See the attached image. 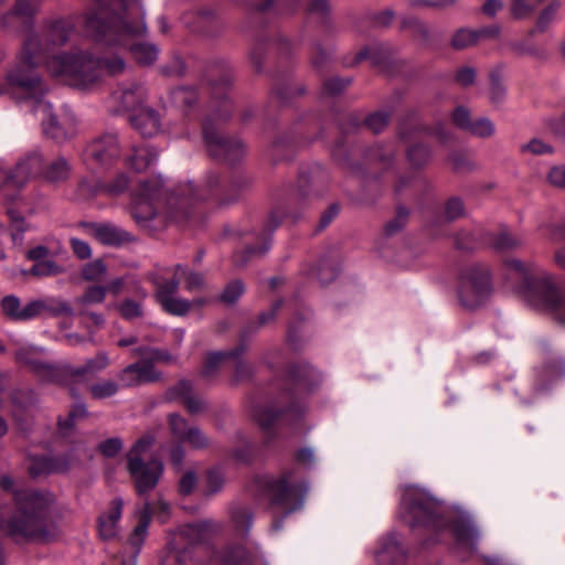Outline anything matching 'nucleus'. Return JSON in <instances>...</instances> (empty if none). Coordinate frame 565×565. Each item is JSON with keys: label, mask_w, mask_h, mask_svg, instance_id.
<instances>
[{"label": "nucleus", "mask_w": 565, "mask_h": 565, "mask_svg": "<svg viewBox=\"0 0 565 565\" xmlns=\"http://www.w3.org/2000/svg\"><path fill=\"white\" fill-rule=\"evenodd\" d=\"M98 8L85 15L86 32L107 45L129 47L135 60L150 65L158 58V47L151 43H134L146 32L139 0H97Z\"/></svg>", "instance_id": "nucleus-1"}, {"label": "nucleus", "mask_w": 565, "mask_h": 565, "mask_svg": "<svg viewBox=\"0 0 565 565\" xmlns=\"http://www.w3.org/2000/svg\"><path fill=\"white\" fill-rule=\"evenodd\" d=\"M72 33L67 22L56 21L49 25L41 34H30L28 38H36L40 45L36 53L45 60L46 68L51 75L60 77L72 86L86 87L96 82L104 72L110 75L118 74L125 68L122 58L115 56L105 61L94 58L84 51L58 53L49 57V53L63 45Z\"/></svg>", "instance_id": "nucleus-2"}, {"label": "nucleus", "mask_w": 565, "mask_h": 565, "mask_svg": "<svg viewBox=\"0 0 565 565\" xmlns=\"http://www.w3.org/2000/svg\"><path fill=\"white\" fill-rule=\"evenodd\" d=\"M18 515L6 519L4 505L0 503V531L20 542L49 544L61 535V516L55 497L49 491H14Z\"/></svg>", "instance_id": "nucleus-3"}, {"label": "nucleus", "mask_w": 565, "mask_h": 565, "mask_svg": "<svg viewBox=\"0 0 565 565\" xmlns=\"http://www.w3.org/2000/svg\"><path fill=\"white\" fill-rule=\"evenodd\" d=\"M40 41L36 38H26L17 63L9 70L6 83L0 94H9L14 98L34 100L38 105L47 90L45 83L35 67L45 62L36 53Z\"/></svg>", "instance_id": "nucleus-4"}, {"label": "nucleus", "mask_w": 565, "mask_h": 565, "mask_svg": "<svg viewBox=\"0 0 565 565\" xmlns=\"http://www.w3.org/2000/svg\"><path fill=\"white\" fill-rule=\"evenodd\" d=\"M153 444L154 437L152 435H145L136 441L127 455V467L139 494L152 490L157 486L163 471V466L160 460L152 459L147 462L143 461Z\"/></svg>", "instance_id": "nucleus-5"}, {"label": "nucleus", "mask_w": 565, "mask_h": 565, "mask_svg": "<svg viewBox=\"0 0 565 565\" xmlns=\"http://www.w3.org/2000/svg\"><path fill=\"white\" fill-rule=\"evenodd\" d=\"M505 267L522 279L529 289V302L539 309L555 285L554 276L532 260L510 258L505 260Z\"/></svg>", "instance_id": "nucleus-6"}, {"label": "nucleus", "mask_w": 565, "mask_h": 565, "mask_svg": "<svg viewBox=\"0 0 565 565\" xmlns=\"http://www.w3.org/2000/svg\"><path fill=\"white\" fill-rule=\"evenodd\" d=\"M438 509V502L426 491L417 487H408L402 497L399 515L409 526L426 525L434 522Z\"/></svg>", "instance_id": "nucleus-7"}, {"label": "nucleus", "mask_w": 565, "mask_h": 565, "mask_svg": "<svg viewBox=\"0 0 565 565\" xmlns=\"http://www.w3.org/2000/svg\"><path fill=\"white\" fill-rule=\"evenodd\" d=\"M491 278L489 269L483 265L466 267L460 277L459 301L467 309L480 306L490 295Z\"/></svg>", "instance_id": "nucleus-8"}, {"label": "nucleus", "mask_w": 565, "mask_h": 565, "mask_svg": "<svg viewBox=\"0 0 565 565\" xmlns=\"http://www.w3.org/2000/svg\"><path fill=\"white\" fill-rule=\"evenodd\" d=\"M167 191L159 178L140 181L132 215L138 222L152 220L161 209Z\"/></svg>", "instance_id": "nucleus-9"}, {"label": "nucleus", "mask_w": 565, "mask_h": 565, "mask_svg": "<svg viewBox=\"0 0 565 565\" xmlns=\"http://www.w3.org/2000/svg\"><path fill=\"white\" fill-rule=\"evenodd\" d=\"M36 111L44 115L43 130L44 134L57 142H65L76 135V118L68 109H62L53 113L52 105L49 103H40Z\"/></svg>", "instance_id": "nucleus-10"}, {"label": "nucleus", "mask_w": 565, "mask_h": 565, "mask_svg": "<svg viewBox=\"0 0 565 565\" xmlns=\"http://www.w3.org/2000/svg\"><path fill=\"white\" fill-rule=\"evenodd\" d=\"M120 152L116 135L104 134L94 138L85 148L84 162L90 170L100 169L118 158Z\"/></svg>", "instance_id": "nucleus-11"}, {"label": "nucleus", "mask_w": 565, "mask_h": 565, "mask_svg": "<svg viewBox=\"0 0 565 565\" xmlns=\"http://www.w3.org/2000/svg\"><path fill=\"white\" fill-rule=\"evenodd\" d=\"M266 490L276 504L289 505L295 502L301 504L307 487L294 480V471L285 472L279 478H270L265 481Z\"/></svg>", "instance_id": "nucleus-12"}, {"label": "nucleus", "mask_w": 565, "mask_h": 565, "mask_svg": "<svg viewBox=\"0 0 565 565\" xmlns=\"http://www.w3.org/2000/svg\"><path fill=\"white\" fill-rule=\"evenodd\" d=\"M203 136L211 156L215 158L233 163L244 156L245 148L241 140L224 137L207 121L203 126Z\"/></svg>", "instance_id": "nucleus-13"}, {"label": "nucleus", "mask_w": 565, "mask_h": 565, "mask_svg": "<svg viewBox=\"0 0 565 565\" xmlns=\"http://www.w3.org/2000/svg\"><path fill=\"white\" fill-rule=\"evenodd\" d=\"M153 282L157 286V298L167 312L183 316L192 309L190 301L174 296L179 288V279H169L162 274L156 275Z\"/></svg>", "instance_id": "nucleus-14"}, {"label": "nucleus", "mask_w": 565, "mask_h": 565, "mask_svg": "<svg viewBox=\"0 0 565 565\" xmlns=\"http://www.w3.org/2000/svg\"><path fill=\"white\" fill-rule=\"evenodd\" d=\"M41 350L35 347H21L15 352V361L33 371L43 381H57L62 370L49 363L42 362L38 353Z\"/></svg>", "instance_id": "nucleus-15"}, {"label": "nucleus", "mask_w": 565, "mask_h": 565, "mask_svg": "<svg viewBox=\"0 0 565 565\" xmlns=\"http://www.w3.org/2000/svg\"><path fill=\"white\" fill-rule=\"evenodd\" d=\"M218 529L220 526L216 523L209 520L183 525L174 533L173 550H177V545L183 541L190 545L202 543L216 533Z\"/></svg>", "instance_id": "nucleus-16"}, {"label": "nucleus", "mask_w": 565, "mask_h": 565, "mask_svg": "<svg viewBox=\"0 0 565 565\" xmlns=\"http://www.w3.org/2000/svg\"><path fill=\"white\" fill-rule=\"evenodd\" d=\"M42 171V156L33 150L22 157L13 171H10V185L22 188L31 178Z\"/></svg>", "instance_id": "nucleus-17"}, {"label": "nucleus", "mask_w": 565, "mask_h": 565, "mask_svg": "<svg viewBox=\"0 0 565 565\" xmlns=\"http://www.w3.org/2000/svg\"><path fill=\"white\" fill-rule=\"evenodd\" d=\"M146 89L142 85L132 83L125 86L111 95V100L117 105V111H131L136 113L142 106L146 99Z\"/></svg>", "instance_id": "nucleus-18"}, {"label": "nucleus", "mask_w": 565, "mask_h": 565, "mask_svg": "<svg viewBox=\"0 0 565 565\" xmlns=\"http://www.w3.org/2000/svg\"><path fill=\"white\" fill-rule=\"evenodd\" d=\"M0 308L7 319L21 322L36 318V311L41 307L34 300L22 305L17 296L8 295L1 299Z\"/></svg>", "instance_id": "nucleus-19"}, {"label": "nucleus", "mask_w": 565, "mask_h": 565, "mask_svg": "<svg viewBox=\"0 0 565 565\" xmlns=\"http://www.w3.org/2000/svg\"><path fill=\"white\" fill-rule=\"evenodd\" d=\"M124 502L116 498L110 507L98 518V533L104 541L117 537L119 533V520L122 513Z\"/></svg>", "instance_id": "nucleus-20"}, {"label": "nucleus", "mask_w": 565, "mask_h": 565, "mask_svg": "<svg viewBox=\"0 0 565 565\" xmlns=\"http://www.w3.org/2000/svg\"><path fill=\"white\" fill-rule=\"evenodd\" d=\"M130 122L143 137H153L161 131L159 114L147 107H140L130 116Z\"/></svg>", "instance_id": "nucleus-21"}, {"label": "nucleus", "mask_w": 565, "mask_h": 565, "mask_svg": "<svg viewBox=\"0 0 565 565\" xmlns=\"http://www.w3.org/2000/svg\"><path fill=\"white\" fill-rule=\"evenodd\" d=\"M169 396L183 404L190 414L196 415L205 409L204 402L193 393L192 385L186 380H182L171 387Z\"/></svg>", "instance_id": "nucleus-22"}, {"label": "nucleus", "mask_w": 565, "mask_h": 565, "mask_svg": "<svg viewBox=\"0 0 565 565\" xmlns=\"http://www.w3.org/2000/svg\"><path fill=\"white\" fill-rule=\"evenodd\" d=\"M90 234L102 244L119 246L131 239L129 233L109 223L88 224Z\"/></svg>", "instance_id": "nucleus-23"}, {"label": "nucleus", "mask_w": 565, "mask_h": 565, "mask_svg": "<svg viewBox=\"0 0 565 565\" xmlns=\"http://www.w3.org/2000/svg\"><path fill=\"white\" fill-rule=\"evenodd\" d=\"M119 379L126 386H134L140 383L152 382L158 379L151 363H134L126 366L119 374Z\"/></svg>", "instance_id": "nucleus-24"}, {"label": "nucleus", "mask_w": 565, "mask_h": 565, "mask_svg": "<svg viewBox=\"0 0 565 565\" xmlns=\"http://www.w3.org/2000/svg\"><path fill=\"white\" fill-rule=\"evenodd\" d=\"M71 466L72 462L66 456L41 457L33 460L30 472L33 476L40 473H62L66 472Z\"/></svg>", "instance_id": "nucleus-25"}, {"label": "nucleus", "mask_w": 565, "mask_h": 565, "mask_svg": "<svg viewBox=\"0 0 565 565\" xmlns=\"http://www.w3.org/2000/svg\"><path fill=\"white\" fill-rule=\"evenodd\" d=\"M541 311L548 312L555 320L565 324V294L558 288L557 284L550 288L546 298L541 301Z\"/></svg>", "instance_id": "nucleus-26"}, {"label": "nucleus", "mask_w": 565, "mask_h": 565, "mask_svg": "<svg viewBox=\"0 0 565 565\" xmlns=\"http://www.w3.org/2000/svg\"><path fill=\"white\" fill-rule=\"evenodd\" d=\"M158 159V152L149 145L135 147L128 157V164L136 171H145Z\"/></svg>", "instance_id": "nucleus-27"}, {"label": "nucleus", "mask_w": 565, "mask_h": 565, "mask_svg": "<svg viewBox=\"0 0 565 565\" xmlns=\"http://www.w3.org/2000/svg\"><path fill=\"white\" fill-rule=\"evenodd\" d=\"M108 365V355L105 352H99L93 359L87 360L83 366H67L66 369L62 370V372L71 376L77 377L84 374H97L104 371Z\"/></svg>", "instance_id": "nucleus-28"}, {"label": "nucleus", "mask_w": 565, "mask_h": 565, "mask_svg": "<svg viewBox=\"0 0 565 565\" xmlns=\"http://www.w3.org/2000/svg\"><path fill=\"white\" fill-rule=\"evenodd\" d=\"M151 519V509L147 503L141 512L139 523L135 526L132 533L128 537V544L134 550L135 554H138L148 533V526Z\"/></svg>", "instance_id": "nucleus-29"}, {"label": "nucleus", "mask_w": 565, "mask_h": 565, "mask_svg": "<svg viewBox=\"0 0 565 565\" xmlns=\"http://www.w3.org/2000/svg\"><path fill=\"white\" fill-rule=\"evenodd\" d=\"M455 537L459 547L475 550L479 541V531L471 523L460 522L454 527Z\"/></svg>", "instance_id": "nucleus-30"}, {"label": "nucleus", "mask_w": 565, "mask_h": 565, "mask_svg": "<svg viewBox=\"0 0 565 565\" xmlns=\"http://www.w3.org/2000/svg\"><path fill=\"white\" fill-rule=\"evenodd\" d=\"M72 168L64 157L52 160L43 170V175L49 182H62L68 179Z\"/></svg>", "instance_id": "nucleus-31"}, {"label": "nucleus", "mask_w": 565, "mask_h": 565, "mask_svg": "<svg viewBox=\"0 0 565 565\" xmlns=\"http://www.w3.org/2000/svg\"><path fill=\"white\" fill-rule=\"evenodd\" d=\"M34 303H39L41 307L36 311V317H39L43 312H49L51 316L54 317L72 316L74 312L70 303L61 299H36L34 300Z\"/></svg>", "instance_id": "nucleus-32"}, {"label": "nucleus", "mask_w": 565, "mask_h": 565, "mask_svg": "<svg viewBox=\"0 0 565 565\" xmlns=\"http://www.w3.org/2000/svg\"><path fill=\"white\" fill-rule=\"evenodd\" d=\"M491 244L499 252H508L521 247L523 239L508 230H501L492 237Z\"/></svg>", "instance_id": "nucleus-33"}, {"label": "nucleus", "mask_w": 565, "mask_h": 565, "mask_svg": "<svg viewBox=\"0 0 565 565\" xmlns=\"http://www.w3.org/2000/svg\"><path fill=\"white\" fill-rule=\"evenodd\" d=\"M239 353L238 350L209 353L203 366V374L206 376L214 374L222 363L236 358Z\"/></svg>", "instance_id": "nucleus-34"}, {"label": "nucleus", "mask_w": 565, "mask_h": 565, "mask_svg": "<svg viewBox=\"0 0 565 565\" xmlns=\"http://www.w3.org/2000/svg\"><path fill=\"white\" fill-rule=\"evenodd\" d=\"M168 425L169 430L172 437L175 439L183 441L188 431L191 429L193 425H190L185 418L177 413H171L168 416Z\"/></svg>", "instance_id": "nucleus-35"}, {"label": "nucleus", "mask_w": 565, "mask_h": 565, "mask_svg": "<svg viewBox=\"0 0 565 565\" xmlns=\"http://www.w3.org/2000/svg\"><path fill=\"white\" fill-rule=\"evenodd\" d=\"M117 392L118 384L113 380H103L89 386V393L96 399L114 396Z\"/></svg>", "instance_id": "nucleus-36"}, {"label": "nucleus", "mask_w": 565, "mask_h": 565, "mask_svg": "<svg viewBox=\"0 0 565 565\" xmlns=\"http://www.w3.org/2000/svg\"><path fill=\"white\" fill-rule=\"evenodd\" d=\"M171 278H177L179 281L184 278L188 290H194L203 286V277L200 274L188 271L181 265L174 267Z\"/></svg>", "instance_id": "nucleus-37"}, {"label": "nucleus", "mask_w": 565, "mask_h": 565, "mask_svg": "<svg viewBox=\"0 0 565 565\" xmlns=\"http://www.w3.org/2000/svg\"><path fill=\"white\" fill-rule=\"evenodd\" d=\"M467 131L478 138H490L494 135L495 127L489 118L482 117L473 120Z\"/></svg>", "instance_id": "nucleus-38"}, {"label": "nucleus", "mask_w": 565, "mask_h": 565, "mask_svg": "<svg viewBox=\"0 0 565 565\" xmlns=\"http://www.w3.org/2000/svg\"><path fill=\"white\" fill-rule=\"evenodd\" d=\"M63 271L62 267L51 259L35 262L30 274L38 277L55 276Z\"/></svg>", "instance_id": "nucleus-39"}, {"label": "nucleus", "mask_w": 565, "mask_h": 565, "mask_svg": "<svg viewBox=\"0 0 565 565\" xmlns=\"http://www.w3.org/2000/svg\"><path fill=\"white\" fill-rule=\"evenodd\" d=\"M107 273L106 264L102 259L87 263L83 270L82 276L87 281H99Z\"/></svg>", "instance_id": "nucleus-40"}, {"label": "nucleus", "mask_w": 565, "mask_h": 565, "mask_svg": "<svg viewBox=\"0 0 565 565\" xmlns=\"http://www.w3.org/2000/svg\"><path fill=\"white\" fill-rule=\"evenodd\" d=\"M106 296V288L100 286H92L87 288L85 294L76 298L75 303L84 307L92 303H100L104 301Z\"/></svg>", "instance_id": "nucleus-41"}, {"label": "nucleus", "mask_w": 565, "mask_h": 565, "mask_svg": "<svg viewBox=\"0 0 565 565\" xmlns=\"http://www.w3.org/2000/svg\"><path fill=\"white\" fill-rule=\"evenodd\" d=\"M478 42V33L470 29H460L452 36V46L456 49H466Z\"/></svg>", "instance_id": "nucleus-42"}, {"label": "nucleus", "mask_w": 565, "mask_h": 565, "mask_svg": "<svg viewBox=\"0 0 565 565\" xmlns=\"http://www.w3.org/2000/svg\"><path fill=\"white\" fill-rule=\"evenodd\" d=\"M183 443L189 444V446L194 449H203L210 445V440L205 434L194 425L188 431Z\"/></svg>", "instance_id": "nucleus-43"}, {"label": "nucleus", "mask_w": 565, "mask_h": 565, "mask_svg": "<svg viewBox=\"0 0 565 565\" xmlns=\"http://www.w3.org/2000/svg\"><path fill=\"white\" fill-rule=\"evenodd\" d=\"M520 149L523 153L529 152L535 156L551 154L554 152V149L551 145L537 138H534L529 142L521 145Z\"/></svg>", "instance_id": "nucleus-44"}, {"label": "nucleus", "mask_w": 565, "mask_h": 565, "mask_svg": "<svg viewBox=\"0 0 565 565\" xmlns=\"http://www.w3.org/2000/svg\"><path fill=\"white\" fill-rule=\"evenodd\" d=\"M224 562L227 565H250V556L242 546H236L226 552Z\"/></svg>", "instance_id": "nucleus-45"}, {"label": "nucleus", "mask_w": 565, "mask_h": 565, "mask_svg": "<svg viewBox=\"0 0 565 565\" xmlns=\"http://www.w3.org/2000/svg\"><path fill=\"white\" fill-rule=\"evenodd\" d=\"M245 288L242 281L234 280L230 282L221 295V300L226 305H233L243 295Z\"/></svg>", "instance_id": "nucleus-46"}, {"label": "nucleus", "mask_w": 565, "mask_h": 565, "mask_svg": "<svg viewBox=\"0 0 565 565\" xmlns=\"http://www.w3.org/2000/svg\"><path fill=\"white\" fill-rule=\"evenodd\" d=\"M172 99L175 104L190 107L198 99L195 89L189 87H180L172 92Z\"/></svg>", "instance_id": "nucleus-47"}, {"label": "nucleus", "mask_w": 565, "mask_h": 565, "mask_svg": "<svg viewBox=\"0 0 565 565\" xmlns=\"http://www.w3.org/2000/svg\"><path fill=\"white\" fill-rule=\"evenodd\" d=\"M402 26L404 29H411L414 38L423 42H426L429 38V31L427 26L423 22L416 20L415 18L404 19L402 22Z\"/></svg>", "instance_id": "nucleus-48"}, {"label": "nucleus", "mask_w": 565, "mask_h": 565, "mask_svg": "<svg viewBox=\"0 0 565 565\" xmlns=\"http://www.w3.org/2000/svg\"><path fill=\"white\" fill-rule=\"evenodd\" d=\"M408 161L414 167H422L424 166L428 159H429V150L426 146L423 145H416L408 149L407 152Z\"/></svg>", "instance_id": "nucleus-49"}, {"label": "nucleus", "mask_w": 565, "mask_h": 565, "mask_svg": "<svg viewBox=\"0 0 565 565\" xmlns=\"http://www.w3.org/2000/svg\"><path fill=\"white\" fill-rule=\"evenodd\" d=\"M390 115L384 111H377L367 117L365 125L374 134L381 132L388 124Z\"/></svg>", "instance_id": "nucleus-50"}, {"label": "nucleus", "mask_w": 565, "mask_h": 565, "mask_svg": "<svg viewBox=\"0 0 565 565\" xmlns=\"http://www.w3.org/2000/svg\"><path fill=\"white\" fill-rule=\"evenodd\" d=\"M558 8V2H552L547 8H545L540 13L536 22V26L539 30L544 31L548 26V24L555 20Z\"/></svg>", "instance_id": "nucleus-51"}, {"label": "nucleus", "mask_w": 565, "mask_h": 565, "mask_svg": "<svg viewBox=\"0 0 565 565\" xmlns=\"http://www.w3.org/2000/svg\"><path fill=\"white\" fill-rule=\"evenodd\" d=\"M224 484V475L218 468L209 470L206 476V489L209 493L218 492Z\"/></svg>", "instance_id": "nucleus-52"}, {"label": "nucleus", "mask_w": 565, "mask_h": 565, "mask_svg": "<svg viewBox=\"0 0 565 565\" xmlns=\"http://www.w3.org/2000/svg\"><path fill=\"white\" fill-rule=\"evenodd\" d=\"M39 7L38 0H17L14 18H29L35 13Z\"/></svg>", "instance_id": "nucleus-53"}, {"label": "nucleus", "mask_w": 565, "mask_h": 565, "mask_svg": "<svg viewBox=\"0 0 565 565\" xmlns=\"http://www.w3.org/2000/svg\"><path fill=\"white\" fill-rule=\"evenodd\" d=\"M132 354L143 359L145 362L148 363L168 359V355H166L161 351L148 347L136 348L132 350Z\"/></svg>", "instance_id": "nucleus-54"}, {"label": "nucleus", "mask_w": 565, "mask_h": 565, "mask_svg": "<svg viewBox=\"0 0 565 565\" xmlns=\"http://www.w3.org/2000/svg\"><path fill=\"white\" fill-rule=\"evenodd\" d=\"M533 11L534 6H532L526 0H511V13L514 18H525L530 15Z\"/></svg>", "instance_id": "nucleus-55"}, {"label": "nucleus", "mask_w": 565, "mask_h": 565, "mask_svg": "<svg viewBox=\"0 0 565 565\" xmlns=\"http://www.w3.org/2000/svg\"><path fill=\"white\" fill-rule=\"evenodd\" d=\"M268 250V245L265 244L264 246L256 248V247H248L244 252L236 254L234 262L237 266H244L247 260L254 256H260L265 254Z\"/></svg>", "instance_id": "nucleus-56"}, {"label": "nucleus", "mask_w": 565, "mask_h": 565, "mask_svg": "<svg viewBox=\"0 0 565 565\" xmlns=\"http://www.w3.org/2000/svg\"><path fill=\"white\" fill-rule=\"evenodd\" d=\"M454 124L462 130H468L472 120L470 119V113L463 106H458L452 113Z\"/></svg>", "instance_id": "nucleus-57"}, {"label": "nucleus", "mask_w": 565, "mask_h": 565, "mask_svg": "<svg viewBox=\"0 0 565 565\" xmlns=\"http://www.w3.org/2000/svg\"><path fill=\"white\" fill-rule=\"evenodd\" d=\"M463 203L461 202V200L452 198L447 201L445 206V216L448 220L454 221L463 215Z\"/></svg>", "instance_id": "nucleus-58"}, {"label": "nucleus", "mask_w": 565, "mask_h": 565, "mask_svg": "<svg viewBox=\"0 0 565 565\" xmlns=\"http://www.w3.org/2000/svg\"><path fill=\"white\" fill-rule=\"evenodd\" d=\"M122 448V443L118 438L107 439L98 445L99 451L105 457H114L116 456Z\"/></svg>", "instance_id": "nucleus-59"}, {"label": "nucleus", "mask_w": 565, "mask_h": 565, "mask_svg": "<svg viewBox=\"0 0 565 565\" xmlns=\"http://www.w3.org/2000/svg\"><path fill=\"white\" fill-rule=\"evenodd\" d=\"M120 315L126 319H132L141 316L140 305L134 300L127 299L119 306Z\"/></svg>", "instance_id": "nucleus-60"}, {"label": "nucleus", "mask_w": 565, "mask_h": 565, "mask_svg": "<svg viewBox=\"0 0 565 565\" xmlns=\"http://www.w3.org/2000/svg\"><path fill=\"white\" fill-rule=\"evenodd\" d=\"M252 514L246 509H238L233 512V521L236 523V525L244 530L248 531L252 525Z\"/></svg>", "instance_id": "nucleus-61"}, {"label": "nucleus", "mask_w": 565, "mask_h": 565, "mask_svg": "<svg viewBox=\"0 0 565 565\" xmlns=\"http://www.w3.org/2000/svg\"><path fill=\"white\" fill-rule=\"evenodd\" d=\"M548 182L557 188H565V167H553L547 174Z\"/></svg>", "instance_id": "nucleus-62"}, {"label": "nucleus", "mask_w": 565, "mask_h": 565, "mask_svg": "<svg viewBox=\"0 0 565 565\" xmlns=\"http://www.w3.org/2000/svg\"><path fill=\"white\" fill-rule=\"evenodd\" d=\"M71 247L74 254L81 259L89 258L92 255L89 245L82 239L75 237L71 238Z\"/></svg>", "instance_id": "nucleus-63"}, {"label": "nucleus", "mask_w": 565, "mask_h": 565, "mask_svg": "<svg viewBox=\"0 0 565 565\" xmlns=\"http://www.w3.org/2000/svg\"><path fill=\"white\" fill-rule=\"evenodd\" d=\"M277 416V412L271 408H263L257 412L256 419L263 428H268Z\"/></svg>", "instance_id": "nucleus-64"}]
</instances>
